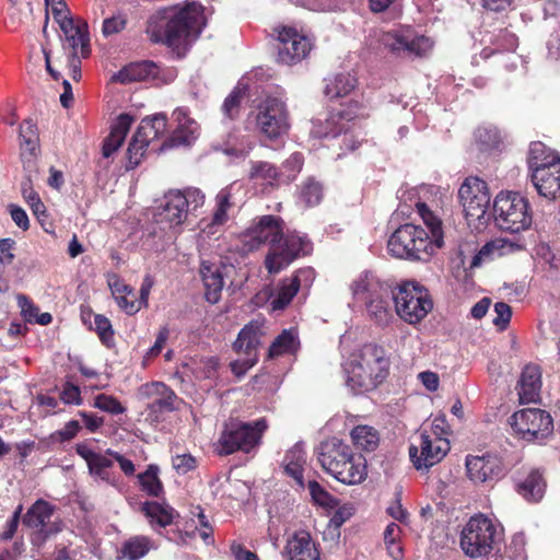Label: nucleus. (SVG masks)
Wrapping results in <instances>:
<instances>
[{"label": "nucleus", "mask_w": 560, "mask_h": 560, "mask_svg": "<svg viewBox=\"0 0 560 560\" xmlns=\"http://www.w3.org/2000/svg\"><path fill=\"white\" fill-rule=\"evenodd\" d=\"M207 24L205 7L186 0L158 9L148 20L147 34L154 43L184 48L195 42Z\"/></svg>", "instance_id": "1"}, {"label": "nucleus", "mask_w": 560, "mask_h": 560, "mask_svg": "<svg viewBox=\"0 0 560 560\" xmlns=\"http://www.w3.org/2000/svg\"><path fill=\"white\" fill-rule=\"evenodd\" d=\"M417 211L430 234L421 226L404 224L389 237L387 243L392 256L405 259L427 260L436 249L443 246V231L441 220L425 203H417Z\"/></svg>", "instance_id": "2"}, {"label": "nucleus", "mask_w": 560, "mask_h": 560, "mask_svg": "<svg viewBox=\"0 0 560 560\" xmlns=\"http://www.w3.org/2000/svg\"><path fill=\"white\" fill-rule=\"evenodd\" d=\"M389 360L385 350L374 343L355 349L345 361L346 384L361 394L376 388L388 375Z\"/></svg>", "instance_id": "3"}, {"label": "nucleus", "mask_w": 560, "mask_h": 560, "mask_svg": "<svg viewBox=\"0 0 560 560\" xmlns=\"http://www.w3.org/2000/svg\"><path fill=\"white\" fill-rule=\"evenodd\" d=\"M532 182L547 199L560 195V158L541 142H533L528 152Z\"/></svg>", "instance_id": "4"}, {"label": "nucleus", "mask_w": 560, "mask_h": 560, "mask_svg": "<svg viewBox=\"0 0 560 560\" xmlns=\"http://www.w3.org/2000/svg\"><path fill=\"white\" fill-rule=\"evenodd\" d=\"M267 428L265 419L254 422L230 421L224 425L215 450L220 455H229L237 451L249 453L259 445Z\"/></svg>", "instance_id": "5"}, {"label": "nucleus", "mask_w": 560, "mask_h": 560, "mask_svg": "<svg viewBox=\"0 0 560 560\" xmlns=\"http://www.w3.org/2000/svg\"><path fill=\"white\" fill-rule=\"evenodd\" d=\"M392 295L396 314L410 325L419 324L433 308L428 290L415 281L400 283Z\"/></svg>", "instance_id": "6"}, {"label": "nucleus", "mask_w": 560, "mask_h": 560, "mask_svg": "<svg viewBox=\"0 0 560 560\" xmlns=\"http://www.w3.org/2000/svg\"><path fill=\"white\" fill-rule=\"evenodd\" d=\"M458 199L468 225L476 231L483 230L489 220L491 199L487 183L476 176L465 178L458 189Z\"/></svg>", "instance_id": "7"}, {"label": "nucleus", "mask_w": 560, "mask_h": 560, "mask_svg": "<svg viewBox=\"0 0 560 560\" xmlns=\"http://www.w3.org/2000/svg\"><path fill=\"white\" fill-rule=\"evenodd\" d=\"M497 225L504 231L518 233L532 224L528 200L518 192L501 191L493 203Z\"/></svg>", "instance_id": "8"}, {"label": "nucleus", "mask_w": 560, "mask_h": 560, "mask_svg": "<svg viewBox=\"0 0 560 560\" xmlns=\"http://www.w3.org/2000/svg\"><path fill=\"white\" fill-rule=\"evenodd\" d=\"M499 526L485 515L470 517L460 535V547L466 556L478 558L487 556L500 539Z\"/></svg>", "instance_id": "9"}, {"label": "nucleus", "mask_w": 560, "mask_h": 560, "mask_svg": "<svg viewBox=\"0 0 560 560\" xmlns=\"http://www.w3.org/2000/svg\"><path fill=\"white\" fill-rule=\"evenodd\" d=\"M515 434L527 442H542L553 431L551 416L538 408H526L510 418Z\"/></svg>", "instance_id": "10"}, {"label": "nucleus", "mask_w": 560, "mask_h": 560, "mask_svg": "<svg viewBox=\"0 0 560 560\" xmlns=\"http://www.w3.org/2000/svg\"><path fill=\"white\" fill-rule=\"evenodd\" d=\"M273 33L278 42L277 61L292 66L305 59L312 50V39L296 27L278 25Z\"/></svg>", "instance_id": "11"}, {"label": "nucleus", "mask_w": 560, "mask_h": 560, "mask_svg": "<svg viewBox=\"0 0 560 560\" xmlns=\"http://www.w3.org/2000/svg\"><path fill=\"white\" fill-rule=\"evenodd\" d=\"M312 250L308 240L299 233L281 234L277 244L270 247L265 259L269 273H278L287 268L295 258Z\"/></svg>", "instance_id": "12"}, {"label": "nucleus", "mask_w": 560, "mask_h": 560, "mask_svg": "<svg viewBox=\"0 0 560 560\" xmlns=\"http://www.w3.org/2000/svg\"><path fill=\"white\" fill-rule=\"evenodd\" d=\"M282 234V220L275 215H261L254 219L250 225L238 235L241 250L249 253L258 249L262 244L270 247L278 243Z\"/></svg>", "instance_id": "13"}, {"label": "nucleus", "mask_w": 560, "mask_h": 560, "mask_svg": "<svg viewBox=\"0 0 560 560\" xmlns=\"http://www.w3.org/2000/svg\"><path fill=\"white\" fill-rule=\"evenodd\" d=\"M256 125L268 139H279L289 130L285 104L277 97L265 98L257 108Z\"/></svg>", "instance_id": "14"}, {"label": "nucleus", "mask_w": 560, "mask_h": 560, "mask_svg": "<svg viewBox=\"0 0 560 560\" xmlns=\"http://www.w3.org/2000/svg\"><path fill=\"white\" fill-rule=\"evenodd\" d=\"M261 335V326L256 322L246 325L240 331L233 345L238 358L231 362V369L235 375H244L247 370L256 364Z\"/></svg>", "instance_id": "15"}, {"label": "nucleus", "mask_w": 560, "mask_h": 560, "mask_svg": "<svg viewBox=\"0 0 560 560\" xmlns=\"http://www.w3.org/2000/svg\"><path fill=\"white\" fill-rule=\"evenodd\" d=\"M465 468L467 478L477 487L492 486L505 474L501 457L493 453L467 455Z\"/></svg>", "instance_id": "16"}, {"label": "nucleus", "mask_w": 560, "mask_h": 560, "mask_svg": "<svg viewBox=\"0 0 560 560\" xmlns=\"http://www.w3.org/2000/svg\"><path fill=\"white\" fill-rule=\"evenodd\" d=\"M322 468L332 477L350 478L342 467L354 454L350 445L337 438L328 439L319 444L316 451Z\"/></svg>", "instance_id": "17"}, {"label": "nucleus", "mask_w": 560, "mask_h": 560, "mask_svg": "<svg viewBox=\"0 0 560 560\" xmlns=\"http://www.w3.org/2000/svg\"><path fill=\"white\" fill-rule=\"evenodd\" d=\"M450 441L446 438L420 434L418 444L410 446L409 455L418 470L429 469L440 463L450 452Z\"/></svg>", "instance_id": "18"}, {"label": "nucleus", "mask_w": 560, "mask_h": 560, "mask_svg": "<svg viewBox=\"0 0 560 560\" xmlns=\"http://www.w3.org/2000/svg\"><path fill=\"white\" fill-rule=\"evenodd\" d=\"M364 116V108L359 104H353L349 108L331 113L325 118H315L312 120L311 136L315 138L336 137L341 131L347 130L348 122Z\"/></svg>", "instance_id": "19"}, {"label": "nucleus", "mask_w": 560, "mask_h": 560, "mask_svg": "<svg viewBox=\"0 0 560 560\" xmlns=\"http://www.w3.org/2000/svg\"><path fill=\"white\" fill-rule=\"evenodd\" d=\"M173 118L176 122V128L161 145L160 150L174 147H190L200 136L199 124L189 116L186 108H176L173 112Z\"/></svg>", "instance_id": "20"}, {"label": "nucleus", "mask_w": 560, "mask_h": 560, "mask_svg": "<svg viewBox=\"0 0 560 560\" xmlns=\"http://www.w3.org/2000/svg\"><path fill=\"white\" fill-rule=\"evenodd\" d=\"M185 205L186 199L182 196L180 190L168 191L155 212L156 222L164 223L170 228L183 224L187 218Z\"/></svg>", "instance_id": "21"}, {"label": "nucleus", "mask_w": 560, "mask_h": 560, "mask_svg": "<svg viewBox=\"0 0 560 560\" xmlns=\"http://www.w3.org/2000/svg\"><path fill=\"white\" fill-rule=\"evenodd\" d=\"M65 36L63 49L69 55H81L86 58L90 54L88 24L82 20H68L58 24Z\"/></svg>", "instance_id": "22"}, {"label": "nucleus", "mask_w": 560, "mask_h": 560, "mask_svg": "<svg viewBox=\"0 0 560 560\" xmlns=\"http://www.w3.org/2000/svg\"><path fill=\"white\" fill-rule=\"evenodd\" d=\"M284 555L288 560H320V552L306 530L294 532L287 540Z\"/></svg>", "instance_id": "23"}, {"label": "nucleus", "mask_w": 560, "mask_h": 560, "mask_svg": "<svg viewBox=\"0 0 560 560\" xmlns=\"http://www.w3.org/2000/svg\"><path fill=\"white\" fill-rule=\"evenodd\" d=\"M75 450L77 453L86 462L90 474L95 479L105 481L110 485L115 483L116 479L110 471L114 459L110 457V455H107V451L104 454L96 453L86 444H78Z\"/></svg>", "instance_id": "24"}, {"label": "nucleus", "mask_w": 560, "mask_h": 560, "mask_svg": "<svg viewBox=\"0 0 560 560\" xmlns=\"http://www.w3.org/2000/svg\"><path fill=\"white\" fill-rule=\"evenodd\" d=\"M234 185L222 188L215 197V209L210 221H201V232L213 235L229 219L228 211L234 205Z\"/></svg>", "instance_id": "25"}, {"label": "nucleus", "mask_w": 560, "mask_h": 560, "mask_svg": "<svg viewBox=\"0 0 560 560\" xmlns=\"http://www.w3.org/2000/svg\"><path fill=\"white\" fill-rule=\"evenodd\" d=\"M313 277L312 269H300L291 278L282 280L271 301L272 310H283L289 305L298 293L302 280L310 281L313 280Z\"/></svg>", "instance_id": "26"}, {"label": "nucleus", "mask_w": 560, "mask_h": 560, "mask_svg": "<svg viewBox=\"0 0 560 560\" xmlns=\"http://www.w3.org/2000/svg\"><path fill=\"white\" fill-rule=\"evenodd\" d=\"M160 67L152 61L131 62L113 74L112 81L128 84L138 81L158 79Z\"/></svg>", "instance_id": "27"}, {"label": "nucleus", "mask_w": 560, "mask_h": 560, "mask_svg": "<svg viewBox=\"0 0 560 560\" xmlns=\"http://www.w3.org/2000/svg\"><path fill=\"white\" fill-rule=\"evenodd\" d=\"M139 395L144 398H152L150 408L154 411H170L176 408L177 397L165 384L152 382L144 384L139 389Z\"/></svg>", "instance_id": "28"}, {"label": "nucleus", "mask_w": 560, "mask_h": 560, "mask_svg": "<svg viewBox=\"0 0 560 560\" xmlns=\"http://www.w3.org/2000/svg\"><path fill=\"white\" fill-rule=\"evenodd\" d=\"M522 246L509 238L500 237L486 243L472 257L470 268L479 267L486 260H492L521 250Z\"/></svg>", "instance_id": "29"}, {"label": "nucleus", "mask_w": 560, "mask_h": 560, "mask_svg": "<svg viewBox=\"0 0 560 560\" xmlns=\"http://www.w3.org/2000/svg\"><path fill=\"white\" fill-rule=\"evenodd\" d=\"M248 179L256 189L266 192L278 186L280 174L277 167L268 162L253 161L248 171Z\"/></svg>", "instance_id": "30"}, {"label": "nucleus", "mask_w": 560, "mask_h": 560, "mask_svg": "<svg viewBox=\"0 0 560 560\" xmlns=\"http://www.w3.org/2000/svg\"><path fill=\"white\" fill-rule=\"evenodd\" d=\"M385 288V283H383L372 271L368 270L361 272L350 285L353 299L362 302L374 296L376 293L384 292Z\"/></svg>", "instance_id": "31"}, {"label": "nucleus", "mask_w": 560, "mask_h": 560, "mask_svg": "<svg viewBox=\"0 0 560 560\" xmlns=\"http://www.w3.org/2000/svg\"><path fill=\"white\" fill-rule=\"evenodd\" d=\"M133 124V117L128 114H121L112 125L108 137L104 140L102 152L104 158H109L122 144L127 133Z\"/></svg>", "instance_id": "32"}, {"label": "nucleus", "mask_w": 560, "mask_h": 560, "mask_svg": "<svg viewBox=\"0 0 560 560\" xmlns=\"http://www.w3.org/2000/svg\"><path fill=\"white\" fill-rule=\"evenodd\" d=\"M541 373L537 365H526L518 382V395L523 402H533L539 396Z\"/></svg>", "instance_id": "33"}, {"label": "nucleus", "mask_w": 560, "mask_h": 560, "mask_svg": "<svg viewBox=\"0 0 560 560\" xmlns=\"http://www.w3.org/2000/svg\"><path fill=\"white\" fill-rule=\"evenodd\" d=\"M200 275L205 285V296L208 302L214 304L220 300V294L223 289V276L220 267L215 264L202 261L200 267Z\"/></svg>", "instance_id": "34"}, {"label": "nucleus", "mask_w": 560, "mask_h": 560, "mask_svg": "<svg viewBox=\"0 0 560 560\" xmlns=\"http://www.w3.org/2000/svg\"><path fill=\"white\" fill-rule=\"evenodd\" d=\"M546 488V480L538 469L529 470L524 479L518 482V492L527 501L537 502L541 500Z\"/></svg>", "instance_id": "35"}, {"label": "nucleus", "mask_w": 560, "mask_h": 560, "mask_svg": "<svg viewBox=\"0 0 560 560\" xmlns=\"http://www.w3.org/2000/svg\"><path fill=\"white\" fill-rule=\"evenodd\" d=\"M305 464V450L302 444H295L287 452L283 458L284 471L292 477L301 488L304 487L303 470Z\"/></svg>", "instance_id": "36"}, {"label": "nucleus", "mask_w": 560, "mask_h": 560, "mask_svg": "<svg viewBox=\"0 0 560 560\" xmlns=\"http://www.w3.org/2000/svg\"><path fill=\"white\" fill-rule=\"evenodd\" d=\"M54 514V506L44 500H37L26 512L23 522L32 528L42 533H48L46 526Z\"/></svg>", "instance_id": "37"}, {"label": "nucleus", "mask_w": 560, "mask_h": 560, "mask_svg": "<svg viewBox=\"0 0 560 560\" xmlns=\"http://www.w3.org/2000/svg\"><path fill=\"white\" fill-rule=\"evenodd\" d=\"M154 548L153 541L145 536H135L126 540L117 552L118 560H140Z\"/></svg>", "instance_id": "38"}, {"label": "nucleus", "mask_w": 560, "mask_h": 560, "mask_svg": "<svg viewBox=\"0 0 560 560\" xmlns=\"http://www.w3.org/2000/svg\"><path fill=\"white\" fill-rule=\"evenodd\" d=\"M387 295V288H385L384 292L376 293L364 301L369 316L380 325H387L393 318Z\"/></svg>", "instance_id": "39"}, {"label": "nucleus", "mask_w": 560, "mask_h": 560, "mask_svg": "<svg viewBox=\"0 0 560 560\" xmlns=\"http://www.w3.org/2000/svg\"><path fill=\"white\" fill-rule=\"evenodd\" d=\"M167 128V118L164 114H155L143 118L136 131L138 137L147 140L150 144L153 140L164 136Z\"/></svg>", "instance_id": "40"}, {"label": "nucleus", "mask_w": 560, "mask_h": 560, "mask_svg": "<svg viewBox=\"0 0 560 560\" xmlns=\"http://www.w3.org/2000/svg\"><path fill=\"white\" fill-rule=\"evenodd\" d=\"M324 93L330 98L348 95L355 86L357 80L350 73H338L325 80Z\"/></svg>", "instance_id": "41"}, {"label": "nucleus", "mask_w": 560, "mask_h": 560, "mask_svg": "<svg viewBox=\"0 0 560 560\" xmlns=\"http://www.w3.org/2000/svg\"><path fill=\"white\" fill-rule=\"evenodd\" d=\"M300 346L298 332L290 328L284 329L271 343L268 357L276 358L288 353H294Z\"/></svg>", "instance_id": "42"}, {"label": "nucleus", "mask_w": 560, "mask_h": 560, "mask_svg": "<svg viewBox=\"0 0 560 560\" xmlns=\"http://www.w3.org/2000/svg\"><path fill=\"white\" fill-rule=\"evenodd\" d=\"M350 435L353 444L365 452L374 451L380 443L378 432L370 425H357L352 429Z\"/></svg>", "instance_id": "43"}, {"label": "nucleus", "mask_w": 560, "mask_h": 560, "mask_svg": "<svg viewBox=\"0 0 560 560\" xmlns=\"http://www.w3.org/2000/svg\"><path fill=\"white\" fill-rule=\"evenodd\" d=\"M342 469L351 475L346 480L343 477H334L336 480L345 483V485H359L366 478V460L361 455L353 454L352 459L347 460V464L343 465Z\"/></svg>", "instance_id": "44"}, {"label": "nucleus", "mask_w": 560, "mask_h": 560, "mask_svg": "<svg viewBox=\"0 0 560 560\" xmlns=\"http://www.w3.org/2000/svg\"><path fill=\"white\" fill-rule=\"evenodd\" d=\"M401 535V527L394 522L389 523L383 533V540L387 553L394 560H400L402 558Z\"/></svg>", "instance_id": "45"}, {"label": "nucleus", "mask_w": 560, "mask_h": 560, "mask_svg": "<svg viewBox=\"0 0 560 560\" xmlns=\"http://www.w3.org/2000/svg\"><path fill=\"white\" fill-rule=\"evenodd\" d=\"M142 511L150 522L156 523L161 527L170 525L174 517V511L170 506H164L156 502H147L142 506Z\"/></svg>", "instance_id": "46"}, {"label": "nucleus", "mask_w": 560, "mask_h": 560, "mask_svg": "<svg viewBox=\"0 0 560 560\" xmlns=\"http://www.w3.org/2000/svg\"><path fill=\"white\" fill-rule=\"evenodd\" d=\"M21 192L26 203L31 207L34 215L43 224L45 219L47 218L46 207L40 200L38 194L33 189L30 179L24 180L22 183Z\"/></svg>", "instance_id": "47"}, {"label": "nucleus", "mask_w": 560, "mask_h": 560, "mask_svg": "<svg viewBox=\"0 0 560 560\" xmlns=\"http://www.w3.org/2000/svg\"><path fill=\"white\" fill-rule=\"evenodd\" d=\"M20 138L21 149L23 151L22 155H24L25 152L34 155L38 143V135L36 125L32 120L27 119L21 124Z\"/></svg>", "instance_id": "48"}, {"label": "nucleus", "mask_w": 560, "mask_h": 560, "mask_svg": "<svg viewBox=\"0 0 560 560\" xmlns=\"http://www.w3.org/2000/svg\"><path fill=\"white\" fill-rule=\"evenodd\" d=\"M139 482L143 491L153 497H159L163 491L162 482L159 479V468L155 465H150L148 469L139 474Z\"/></svg>", "instance_id": "49"}, {"label": "nucleus", "mask_w": 560, "mask_h": 560, "mask_svg": "<svg viewBox=\"0 0 560 560\" xmlns=\"http://www.w3.org/2000/svg\"><path fill=\"white\" fill-rule=\"evenodd\" d=\"M476 142L480 150L487 151L497 148L501 142L499 130L493 126H482L476 130Z\"/></svg>", "instance_id": "50"}, {"label": "nucleus", "mask_w": 560, "mask_h": 560, "mask_svg": "<svg viewBox=\"0 0 560 560\" xmlns=\"http://www.w3.org/2000/svg\"><path fill=\"white\" fill-rule=\"evenodd\" d=\"M70 539L68 544H59L55 560H83L84 555L81 546L78 545L80 539L73 534L69 533Z\"/></svg>", "instance_id": "51"}, {"label": "nucleus", "mask_w": 560, "mask_h": 560, "mask_svg": "<svg viewBox=\"0 0 560 560\" xmlns=\"http://www.w3.org/2000/svg\"><path fill=\"white\" fill-rule=\"evenodd\" d=\"M408 32L409 30L383 33L380 38V42L392 51L407 52Z\"/></svg>", "instance_id": "52"}, {"label": "nucleus", "mask_w": 560, "mask_h": 560, "mask_svg": "<svg viewBox=\"0 0 560 560\" xmlns=\"http://www.w3.org/2000/svg\"><path fill=\"white\" fill-rule=\"evenodd\" d=\"M245 93L246 86L238 83L225 98L222 105V110L228 118L233 119L238 115L241 101L243 100Z\"/></svg>", "instance_id": "53"}, {"label": "nucleus", "mask_w": 560, "mask_h": 560, "mask_svg": "<svg viewBox=\"0 0 560 560\" xmlns=\"http://www.w3.org/2000/svg\"><path fill=\"white\" fill-rule=\"evenodd\" d=\"M148 145L149 144L147 143V140L138 137L137 133L132 136L127 149L128 163L130 168L139 165Z\"/></svg>", "instance_id": "54"}, {"label": "nucleus", "mask_w": 560, "mask_h": 560, "mask_svg": "<svg viewBox=\"0 0 560 560\" xmlns=\"http://www.w3.org/2000/svg\"><path fill=\"white\" fill-rule=\"evenodd\" d=\"M93 406L110 415H121L126 411V408L117 398L106 394L96 395Z\"/></svg>", "instance_id": "55"}, {"label": "nucleus", "mask_w": 560, "mask_h": 560, "mask_svg": "<svg viewBox=\"0 0 560 560\" xmlns=\"http://www.w3.org/2000/svg\"><path fill=\"white\" fill-rule=\"evenodd\" d=\"M322 196L323 190L318 183L314 182L313 179H308L303 184L300 198L306 206H315L319 203Z\"/></svg>", "instance_id": "56"}, {"label": "nucleus", "mask_w": 560, "mask_h": 560, "mask_svg": "<svg viewBox=\"0 0 560 560\" xmlns=\"http://www.w3.org/2000/svg\"><path fill=\"white\" fill-rule=\"evenodd\" d=\"M94 329L105 346L110 347L114 343V330L107 317L101 314L94 315Z\"/></svg>", "instance_id": "57"}, {"label": "nucleus", "mask_w": 560, "mask_h": 560, "mask_svg": "<svg viewBox=\"0 0 560 560\" xmlns=\"http://www.w3.org/2000/svg\"><path fill=\"white\" fill-rule=\"evenodd\" d=\"M433 47V43L425 36H413L411 31L408 32L407 52L416 56L427 55Z\"/></svg>", "instance_id": "58"}, {"label": "nucleus", "mask_w": 560, "mask_h": 560, "mask_svg": "<svg viewBox=\"0 0 560 560\" xmlns=\"http://www.w3.org/2000/svg\"><path fill=\"white\" fill-rule=\"evenodd\" d=\"M80 428H81V425H80L79 421L71 420V421L67 422L62 429L54 432L50 435V440L52 442H58V443L69 441L78 434Z\"/></svg>", "instance_id": "59"}, {"label": "nucleus", "mask_w": 560, "mask_h": 560, "mask_svg": "<svg viewBox=\"0 0 560 560\" xmlns=\"http://www.w3.org/2000/svg\"><path fill=\"white\" fill-rule=\"evenodd\" d=\"M308 490L313 500L322 506H331L332 497L315 480L308 482Z\"/></svg>", "instance_id": "60"}, {"label": "nucleus", "mask_w": 560, "mask_h": 560, "mask_svg": "<svg viewBox=\"0 0 560 560\" xmlns=\"http://www.w3.org/2000/svg\"><path fill=\"white\" fill-rule=\"evenodd\" d=\"M173 468L179 475H185L196 468V459L190 454H179L172 458Z\"/></svg>", "instance_id": "61"}, {"label": "nucleus", "mask_w": 560, "mask_h": 560, "mask_svg": "<svg viewBox=\"0 0 560 560\" xmlns=\"http://www.w3.org/2000/svg\"><path fill=\"white\" fill-rule=\"evenodd\" d=\"M127 19L124 14L118 13L108 19H105L103 22V34L105 36H109L122 31L126 26Z\"/></svg>", "instance_id": "62"}, {"label": "nucleus", "mask_w": 560, "mask_h": 560, "mask_svg": "<svg viewBox=\"0 0 560 560\" xmlns=\"http://www.w3.org/2000/svg\"><path fill=\"white\" fill-rule=\"evenodd\" d=\"M182 196L186 199L185 209L196 210L205 203V195L198 188H187L182 191Z\"/></svg>", "instance_id": "63"}, {"label": "nucleus", "mask_w": 560, "mask_h": 560, "mask_svg": "<svg viewBox=\"0 0 560 560\" xmlns=\"http://www.w3.org/2000/svg\"><path fill=\"white\" fill-rule=\"evenodd\" d=\"M494 313L493 324L501 330L505 329L512 316L510 305L504 302H498L494 304Z\"/></svg>", "instance_id": "64"}]
</instances>
